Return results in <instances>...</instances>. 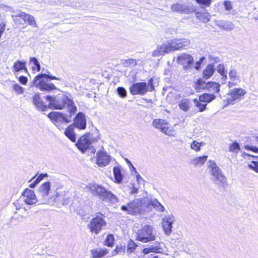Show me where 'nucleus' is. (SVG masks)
Returning <instances> with one entry per match:
<instances>
[{
  "instance_id": "21",
  "label": "nucleus",
  "mask_w": 258,
  "mask_h": 258,
  "mask_svg": "<svg viewBox=\"0 0 258 258\" xmlns=\"http://www.w3.org/2000/svg\"><path fill=\"white\" fill-rule=\"evenodd\" d=\"M208 167L211 169L212 180H213V179L217 178L220 174L223 173L222 170L213 161H209Z\"/></svg>"
},
{
  "instance_id": "31",
  "label": "nucleus",
  "mask_w": 258,
  "mask_h": 258,
  "mask_svg": "<svg viewBox=\"0 0 258 258\" xmlns=\"http://www.w3.org/2000/svg\"><path fill=\"white\" fill-rule=\"evenodd\" d=\"M22 19L25 22H27L29 25L38 27L37 24L35 20V18L32 15L25 13L24 16H23Z\"/></svg>"
},
{
  "instance_id": "54",
  "label": "nucleus",
  "mask_w": 258,
  "mask_h": 258,
  "mask_svg": "<svg viewBox=\"0 0 258 258\" xmlns=\"http://www.w3.org/2000/svg\"><path fill=\"white\" fill-rule=\"evenodd\" d=\"M217 71L218 73H219L220 75L224 74V73L226 72V70L225 69V67L223 64H219L217 68H216Z\"/></svg>"
},
{
  "instance_id": "16",
  "label": "nucleus",
  "mask_w": 258,
  "mask_h": 258,
  "mask_svg": "<svg viewBox=\"0 0 258 258\" xmlns=\"http://www.w3.org/2000/svg\"><path fill=\"white\" fill-rule=\"evenodd\" d=\"M91 142L85 136H82L76 143L78 149L83 153L89 149L91 145Z\"/></svg>"
},
{
  "instance_id": "5",
  "label": "nucleus",
  "mask_w": 258,
  "mask_h": 258,
  "mask_svg": "<svg viewBox=\"0 0 258 258\" xmlns=\"http://www.w3.org/2000/svg\"><path fill=\"white\" fill-rule=\"evenodd\" d=\"M44 79H46L47 81L51 80H59L60 79L50 75H47L45 73H40L36 76L33 81L30 82V86H35L37 88L40 89L41 90H46L50 91L51 90L56 89L55 86L50 83H47L44 81Z\"/></svg>"
},
{
  "instance_id": "57",
  "label": "nucleus",
  "mask_w": 258,
  "mask_h": 258,
  "mask_svg": "<svg viewBox=\"0 0 258 258\" xmlns=\"http://www.w3.org/2000/svg\"><path fill=\"white\" fill-rule=\"evenodd\" d=\"M19 82L22 85H26L28 82V79L26 77L21 76L18 79Z\"/></svg>"
},
{
  "instance_id": "33",
  "label": "nucleus",
  "mask_w": 258,
  "mask_h": 258,
  "mask_svg": "<svg viewBox=\"0 0 258 258\" xmlns=\"http://www.w3.org/2000/svg\"><path fill=\"white\" fill-rule=\"evenodd\" d=\"M189 99L188 98L182 99L179 102L178 106L181 110L184 111H187L189 109Z\"/></svg>"
},
{
  "instance_id": "36",
  "label": "nucleus",
  "mask_w": 258,
  "mask_h": 258,
  "mask_svg": "<svg viewBox=\"0 0 258 258\" xmlns=\"http://www.w3.org/2000/svg\"><path fill=\"white\" fill-rule=\"evenodd\" d=\"M30 63H33V66L32 67L33 71L36 70L37 72H39L41 70V66L38 61L37 58L35 57H31L30 58Z\"/></svg>"
},
{
  "instance_id": "52",
  "label": "nucleus",
  "mask_w": 258,
  "mask_h": 258,
  "mask_svg": "<svg viewBox=\"0 0 258 258\" xmlns=\"http://www.w3.org/2000/svg\"><path fill=\"white\" fill-rule=\"evenodd\" d=\"M208 58L210 61H211L210 64H213L214 66L215 63L218 62L220 61V58L218 56H214L212 55H210L208 56Z\"/></svg>"
},
{
  "instance_id": "11",
  "label": "nucleus",
  "mask_w": 258,
  "mask_h": 258,
  "mask_svg": "<svg viewBox=\"0 0 258 258\" xmlns=\"http://www.w3.org/2000/svg\"><path fill=\"white\" fill-rule=\"evenodd\" d=\"M177 62L183 66L185 70H187L194 63L193 57L186 53L181 54L177 58Z\"/></svg>"
},
{
  "instance_id": "55",
  "label": "nucleus",
  "mask_w": 258,
  "mask_h": 258,
  "mask_svg": "<svg viewBox=\"0 0 258 258\" xmlns=\"http://www.w3.org/2000/svg\"><path fill=\"white\" fill-rule=\"evenodd\" d=\"M205 59V57L202 56L200 58L198 61L196 62L195 68L196 70H199L201 68V64L203 62Z\"/></svg>"
},
{
  "instance_id": "25",
  "label": "nucleus",
  "mask_w": 258,
  "mask_h": 258,
  "mask_svg": "<svg viewBox=\"0 0 258 258\" xmlns=\"http://www.w3.org/2000/svg\"><path fill=\"white\" fill-rule=\"evenodd\" d=\"M215 71V69L213 64H209L203 72V77L205 79H208L211 77Z\"/></svg>"
},
{
  "instance_id": "64",
  "label": "nucleus",
  "mask_w": 258,
  "mask_h": 258,
  "mask_svg": "<svg viewBox=\"0 0 258 258\" xmlns=\"http://www.w3.org/2000/svg\"><path fill=\"white\" fill-rule=\"evenodd\" d=\"M40 176L42 177V179H43L44 177H47L48 174L47 173H41L39 175Z\"/></svg>"
},
{
  "instance_id": "45",
  "label": "nucleus",
  "mask_w": 258,
  "mask_h": 258,
  "mask_svg": "<svg viewBox=\"0 0 258 258\" xmlns=\"http://www.w3.org/2000/svg\"><path fill=\"white\" fill-rule=\"evenodd\" d=\"M229 151L237 153L240 149V145L238 143L236 142H233L232 144L229 145Z\"/></svg>"
},
{
  "instance_id": "29",
  "label": "nucleus",
  "mask_w": 258,
  "mask_h": 258,
  "mask_svg": "<svg viewBox=\"0 0 258 258\" xmlns=\"http://www.w3.org/2000/svg\"><path fill=\"white\" fill-rule=\"evenodd\" d=\"M26 64V61L22 60H17L14 62L13 65V72L14 73H18L22 71L23 69L25 68V65Z\"/></svg>"
},
{
  "instance_id": "22",
  "label": "nucleus",
  "mask_w": 258,
  "mask_h": 258,
  "mask_svg": "<svg viewBox=\"0 0 258 258\" xmlns=\"http://www.w3.org/2000/svg\"><path fill=\"white\" fill-rule=\"evenodd\" d=\"M212 181L220 188H225L228 184L227 178L223 173L215 179H213Z\"/></svg>"
},
{
  "instance_id": "10",
  "label": "nucleus",
  "mask_w": 258,
  "mask_h": 258,
  "mask_svg": "<svg viewBox=\"0 0 258 258\" xmlns=\"http://www.w3.org/2000/svg\"><path fill=\"white\" fill-rule=\"evenodd\" d=\"M22 199L26 204L33 205L39 202L34 191L28 188L25 189L22 194Z\"/></svg>"
},
{
  "instance_id": "1",
  "label": "nucleus",
  "mask_w": 258,
  "mask_h": 258,
  "mask_svg": "<svg viewBox=\"0 0 258 258\" xmlns=\"http://www.w3.org/2000/svg\"><path fill=\"white\" fill-rule=\"evenodd\" d=\"M45 98L49 102V107L53 109H62L67 106L68 112L63 113L60 112L52 111L47 115L54 124L58 122L69 123L71 122V118L75 114L77 108L74 101L67 96H63L60 99H56L51 96H47Z\"/></svg>"
},
{
  "instance_id": "12",
  "label": "nucleus",
  "mask_w": 258,
  "mask_h": 258,
  "mask_svg": "<svg viewBox=\"0 0 258 258\" xmlns=\"http://www.w3.org/2000/svg\"><path fill=\"white\" fill-rule=\"evenodd\" d=\"M246 92L240 88H234L230 91L227 98V104H233V102L244 95Z\"/></svg>"
},
{
  "instance_id": "42",
  "label": "nucleus",
  "mask_w": 258,
  "mask_h": 258,
  "mask_svg": "<svg viewBox=\"0 0 258 258\" xmlns=\"http://www.w3.org/2000/svg\"><path fill=\"white\" fill-rule=\"evenodd\" d=\"M196 2L200 6L201 8L205 9L209 7L212 3V0H195Z\"/></svg>"
},
{
  "instance_id": "53",
  "label": "nucleus",
  "mask_w": 258,
  "mask_h": 258,
  "mask_svg": "<svg viewBox=\"0 0 258 258\" xmlns=\"http://www.w3.org/2000/svg\"><path fill=\"white\" fill-rule=\"evenodd\" d=\"M41 180H42V177L38 175L36 179L29 185V187L31 188H34Z\"/></svg>"
},
{
  "instance_id": "28",
  "label": "nucleus",
  "mask_w": 258,
  "mask_h": 258,
  "mask_svg": "<svg viewBox=\"0 0 258 258\" xmlns=\"http://www.w3.org/2000/svg\"><path fill=\"white\" fill-rule=\"evenodd\" d=\"M156 245L150 246L143 249V252L145 254H148L150 252L159 253L160 252V250L161 249L160 246H159V243L156 242Z\"/></svg>"
},
{
  "instance_id": "15",
  "label": "nucleus",
  "mask_w": 258,
  "mask_h": 258,
  "mask_svg": "<svg viewBox=\"0 0 258 258\" xmlns=\"http://www.w3.org/2000/svg\"><path fill=\"white\" fill-rule=\"evenodd\" d=\"M174 221V218L172 215L165 216L163 218L162 227L167 235H169L172 231V224Z\"/></svg>"
},
{
  "instance_id": "24",
  "label": "nucleus",
  "mask_w": 258,
  "mask_h": 258,
  "mask_svg": "<svg viewBox=\"0 0 258 258\" xmlns=\"http://www.w3.org/2000/svg\"><path fill=\"white\" fill-rule=\"evenodd\" d=\"M220 85L219 83L215 82H208L207 88V91L212 94L217 93L220 91Z\"/></svg>"
},
{
  "instance_id": "2",
  "label": "nucleus",
  "mask_w": 258,
  "mask_h": 258,
  "mask_svg": "<svg viewBox=\"0 0 258 258\" xmlns=\"http://www.w3.org/2000/svg\"><path fill=\"white\" fill-rule=\"evenodd\" d=\"M163 212L165 208L156 199H144L142 200L136 199L128 203L127 205L122 206L121 209L128 214H140L151 211L153 209Z\"/></svg>"
},
{
  "instance_id": "32",
  "label": "nucleus",
  "mask_w": 258,
  "mask_h": 258,
  "mask_svg": "<svg viewBox=\"0 0 258 258\" xmlns=\"http://www.w3.org/2000/svg\"><path fill=\"white\" fill-rule=\"evenodd\" d=\"M215 95L213 94L204 93L199 97V100L201 102H210L215 99Z\"/></svg>"
},
{
  "instance_id": "43",
  "label": "nucleus",
  "mask_w": 258,
  "mask_h": 258,
  "mask_svg": "<svg viewBox=\"0 0 258 258\" xmlns=\"http://www.w3.org/2000/svg\"><path fill=\"white\" fill-rule=\"evenodd\" d=\"M194 103L195 106L199 108V112H203L206 108L207 104L202 103L201 102L198 101L197 99H194Z\"/></svg>"
},
{
  "instance_id": "49",
  "label": "nucleus",
  "mask_w": 258,
  "mask_h": 258,
  "mask_svg": "<svg viewBox=\"0 0 258 258\" xmlns=\"http://www.w3.org/2000/svg\"><path fill=\"white\" fill-rule=\"evenodd\" d=\"M12 88L18 94H22L24 92V89L18 84H14Z\"/></svg>"
},
{
  "instance_id": "51",
  "label": "nucleus",
  "mask_w": 258,
  "mask_h": 258,
  "mask_svg": "<svg viewBox=\"0 0 258 258\" xmlns=\"http://www.w3.org/2000/svg\"><path fill=\"white\" fill-rule=\"evenodd\" d=\"M190 148L197 151H200L201 149V144L196 141H194L190 145Z\"/></svg>"
},
{
  "instance_id": "39",
  "label": "nucleus",
  "mask_w": 258,
  "mask_h": 258,
  "mask_svg": "<svg viewBox=\"0 0 258 258\" xmlns=\"http://www.w3.org/2000/svg\"><path fill=\"white\" fill-rule=\"evenodd\" d=\"M208 156L204 155L195 158L192 161V163L196 166L203 165L207 160Z\"/></svg>"
},
{
  "instance_id": "48",
  "label": "nucleus",
  "mask_w": 258,
  "mask_h": 258,
  "mask_svg": "<svg viewBox=\"0 0 258 258\" xmlns=\"http://www.w3.org/2000/svg\"><path fill=\"white\" fill-rule=\"evenodd\" d=\"M138 245L132 240H130L127 244V252L131 253L136 249Z\"/></svg>"
},
{
  "instance_id": "46",
  "label": "nucleus",
  "mask_w": 258,
  "mask_h": 258,
  "mask_svg": "<svg viewBox=\"0 0 258 258\" xmlns=\"http://www.w3.org/2000/svg\"><path fill=\"white\" fill-rule=\"evenodd\" d=\"M122 64L124 67H128L130 66H136L137 64V62L136 59L130 58L125 60L122 62Z\"/></svg>"
},
{
  "instance_id": "59",
  "label": "nucleus",
  "mask_w": 258,
  "mask_h": 258,
  "mask_svg": "<svg viewBox=\"0 0 258 258\" xmlns=\"http://www.w3.org/2000/svg\"><path fill=\"white\" fill-rule=\"evenodd\" d=\"M136 178H137V180L138 181V182H140L141 181H144V179L138 173L137 174Z\"/></svg>"
},
{
  "instance_id": "7",
  "label": "nucleus",
  "mask_w": 258,
  "mask_h": 258,
  "mask_svg": "<svg viewBox=\"0 0 258 258\" xmlns=\"http://www.w3.org/2000/svg\"><path fill=\"white\" fill-rule=\"evenodd\" d=\"M104 218V216L101 213H96L95 217L92 219L88 224V227L91 232L97 234L101 230L103 226L106 225Z\"/></svg>"
},
{
  "instance_id": "56",
  "label": "nucleus",
  "mask_w": 258,
  "mask_h": 258,
  "mask_svg": "<svg viewBox=\"0 0 258 258\" xmlns=\"http://www.w3.org/2000/svg\"><path fill=\"white\" fill-rule=\"evenodd\" d=\"M224 6L225 9L227 11H230L232 9V5L230 1H225L224 2Z\"/></svg>"
},
{
  "instance_id": "4",
  "label": "nucleus",
  "mask_w": 258,
  "mask_h": 258,
  "mask_svg": "<svg viewBox=\"0 0 258 258\" xmlns=\"http://www.w3.org/2000/svg\"><path fill=\"white\" fill-rule=\"evenodd\" d=\"M190 44V40L188 39H174L168 42V43L163 44L157 46L156 50L152 52V56H159L168 53L171 51H174L188 46Z\"/></svg>"
},
{
  "instance_id": "58",
  "label": "nucleus",
  "mask_w": 258,
  "mask_h": 258,
  "mask_svg": "<svg viewBox=\"0 0 258 258\" xmlns=\"http://www.w3.org/2000/svg\"><path fill=\"white\" fill-rule=\"evenodd\" d=\"M6 27V24L4 22H2L0 24V38L2 37V34H3Z\"/></svg>"
},
{
  "instance_id": "8",
  "label": "nucleus",
  "mask_w": 258,
  "mask_h": 258,
  "mask_svg": "<svg viewBox=\"0 0 258 258\" xmlns=\"http://www.w3.org/2000/svg\"><path fill=\"white\" fill-rule=\"evenodd\" d=\"M171 9L173 12L188 14L195 11V8L192 4H187L184 2H179L173 4Z\"/></svg>"
},
{
  "instance_id": "9",
  "label": "nucleus",
  "mask_w": 258,
  "mask_h": 258,
  "mask_svg": "<svg viewBox=\"0 0 258 258\" xmlns=\"http://www.w3.org/2000/svg\"><path fill=\"white\" fill-rule=\"evenodd\" d=\"M130 92L132 95H144L148 92L146 82H140L133 84L130 87Z\"/></svg>"
},
{
  "instance_id": "41",
  "label": "nucleus",
  "mask_w": 258,
  "mask_h": 258,
  "mask_svg": "<svg viewBox=\"0 0 258 258\" xmlns=\"http://www.w3.org/2000/svg\"><path fill=\"white\" fill-rule=\"evenodd\" d=\"M229 77L230 80L233 81L239 79L236 70L234 68H232V67L230 68Z\"/></svg>"
},
{
  "instance_id": "13",
  "label": "nucleus",
  "mask_w": 258,
  "mask_h": 258,
  "mask_svg": "<svg viewBox=\"0 0 258 258\" xmlns=\"http://www.w3.org/2000/svg\"><path fill=\"white\" fill-rule=\"evenodd\" d=\"M51 183L49 181H46L40 185L38 188V194L44 200V201L39 203V204H44L46 203L47 197L50 190Z\"/></svg>"
},
{
  "instance_id": "35",
  "label": "nucleus",
  "mask_w": 258,
  "mask_h": 258,
  "mask_svg": "<svg viewBox=\"0 0 258 258\" xmlns=\"http://www.w3.org/2000/svg\"><path fill=\"white\" fill-rule=\"evenodd\" d=\"M8 11H10L12 13L11 15L12 18H14V17H20L23 19V16H24L25 14V13L23 12L19 9L14 10L13 8L10 7H8Z\"/></svg>"
},
{
  "instance_id": "50",
  "label": "nucleus",
  "mask_w": 258,
  "mask_h": 258,
  "mask_svg": "<svg viewBox=\"0 0 258 258\" xmlns=\"http://www.w3.org/2000/svg\"><path fill=\"white\" fill-rule=\"evenodd\" d=\"M153 81H154L153 78H151L149 80L148 82V83L146 82V85L147 86L148 92V91L152 92L154 90L155 88H154V85L153 84Z\"/></svg>"
},
{
  "instance_id": "14",
  "label": "nucleus",
  "mask_w": 258,
  "mask_h": 258,
  "mask_svg": "<svg viewBox=\"0 0 258 258\" xmlns=\"http://www.w3.org/2000/svg\"><path fill=\"white\" fill-rule=\"evenodd\" d=\"M73 126L80 129L85 130L86 128V119L85 114L82 112H78L74 119Z\"/></svg>"
},
{
  "instance_id": "19",
  "label": "nucleus",
  "mask_w": 258,
  "mask_h": 258,
  "mask_svg": "<svg viewBox=\"0 0 258 258\" xmlns=\"http://www.w3.org/2000/svg\"><path fill=\"white\" fill-rule=\"evenodd\" d=\"M97 155L96 163L99 166H105L109 162L110 156L103 152L99 151L97 152Z\"/></svg>"
},
{
  "instance_id": "18",
  "label": "nucleus",
  "mask_w": 258,
  "mask_h": 258,
  "mask_svg": "<svg viewBox=\"0 0 258 258\" xmlns=\"http://www.w3.org/2000/svg\"><path fill=\"white\" fill-rule=\"evenodd\" d=\"M82 3V2H78L75 0H60L55 2L57 5H59L61 7H71L76 9L81 8Z\"/></svg>"
},
{
  "instance_id": "63",
  "label": "nucleus",
  "mask_w": 258,
  "mask_h": 258,
  "mask_svg": "<svg viewBox=\"0 0 258 258\" xmlns=\"http://www.w3.org/2000/svg\"><path fill=\"white\" fill-rule=\"evenodd\" d=\"M221 76H222V79L224 80V81H225L227 79V75H226V72L224 73V74H222V75H220Z\"/></svg>"
},
{
  "instance_id": "26",
  "label": "nucleus",
  "mask_w": 258,
  "mask_h": 258,
  "mask_svg": "<svg viewBox=\"0 0 258 258\" xmlns=\"http://www.w3.org/2000/svg\"><path fill=\"white\" fill-rule=\"evenodd\" d=\"M108 252L107 249H95L91 251L93 258H101L106 255Z\"/></svg>"
},
{
  "instance_id": "44",
  "label": "nucleus",
  "mask_w": 258,
  "mask_h": 258,
  "mask_svg": "<svg viewBox=\"0 0 258 258\" xmlns=\"http://www.w3.org/2000/svg\"><path fill=\"white\" fill-rule=\"evenodd\" d=\"M114 238L113 235L112 234H109L108 235H107L104 241V243L105 245L109 247H111L113 246L114 244Z\"/></svg>"
},
{
  "instance_id": "37",
  "label": "nucleus",
  "mask_w": 258,
  "mask_h": 258,
  "mask_svg": "<svg viewBox=\"0 0 258 258\" xmlns=\"http://www.w3.org/2000/svg\"><path fill=\"white\" fill-rule=\"evenodd\" d=\"M196 16L198 18L204 23L209 22L211 17L210 14L208 13H202L200 12H197Z\"/></svg>"
},
{
  "instance_id": "40",
  "label": "nucleus",
  "mask_w": 258,
  "mask_h": 258,
  "mask_svg": "<svg viewBox=\"0 0 258 258\" xmlns=\"http://www.w3.org/2000/svg\"><path fill=\"white\" fill-rule=\"evenodd\" d=\"M252 157H255V160H252L250 164H248L249 168L255 171L258 173V157L251 156Z\"/></svg>"
},
{
  "instance_id": "3",
  "label": "nucleus",
  "mask_w": 258,
  "mask_h": 258,
  "mask_svg": "<svg viewBox=\"0 0 258 258\" xmlns=\"http://www.w3.org/2000/svg\"><path fill=\"white\" fill-rule=\"evenodd\" d=\"M88 192L95 197H98L103 202L109 205L118 202L117 197L104 187L96 183H90L86 186Z\"/></svg>"
},
{
  "instance_id": "20",
  "label": "nucleus",
  "mask_w": 258,
  "mask_h": 258,
  "mask_svg": "<svg viewBox=\"0 0 258 258\" xmlns=\"http://www.w3.org/2000/svg\"><path fill=\"white\" fill-rule=\"evenodd\" d=\"M32 102L37 109L42 111H46L47 109L46 105L41 101L39 93L35 94L32 97Z\"/></svg>"
},
{
  "instance_id": "27",
  "label": "nucleus",
  "mask_w": 258,
  "mask_h": 258,
  "mask_svg": "<svg viewBox=\"0 0 258 258\" xmlns=\"http://www.w3.org/2000/svg\"><path fill=\"white\" fill-rule=\"evenodd\" d=\"M208 82H206L202 78L199 79L195 85V90L200 92L201 90H207Z\"/></svg>"
},
{
  "instance_id": "62",
  "label": "nucleus",
  "mask_w": 258,
  "mask_h": 258,
  "mask_svg": "<svg viewBox=\"0 0 258 258\" xmlns=\"http://www.w3.org/2000/svg\"><path fill=\"white\" fill-rule=\"evenodd\" d=\"M138 189L137 188L134 187L132 188L131 193L132 194H136L138 192Z\"/></svg>"
},
{
  "instance_id": "34",
  "label": "nucleus",
  "mask_w": 258,
  "mask_h": 258,
  "mask_svg": "<svg viewBox=\"0 0 258 258\" xmlns=\"http://www.w3.org/2000/svg\"><path fill=\"white\" fill-rule=\"evenodd\" d=\"M251 140L252 142V144H254V143L258 144V137H253L252 139ZM244 147L247 150H249L254 153H258V147L255 146L246 145H245Z\"/></svg>"
},
{
  "instance_id": "61",
  "label": "nucleus",
  "mask_w": 258,
  "mask_h": 258,
  "mask_svg": "<svg viewBox=\"0 0 258 258\" xmlns=\"http://www.w3.org/2000/svg\"><path fill=\"white\" fill-rule=\"evenodd\" d=\"M122 249V246L121 245L120 246H117L116 248H115V250L116 251V252L117 253H118V252L121 251Z\"/></svg>"
},
{
  "instance_id": "23",
  "label": "nucleus",
  "mask_w": 258,
  "mask_h": 258,
  "mask_svg": "<svg viewBox=\"0 0 258 258\" xmlns=\"http://www.w3.org/2000/svg\"><path fill=\"white\" fill-rule=\"evenodd\" d=\"M73 124L69 125L64 131V135L72 142H75L76 141V135L74 130Z\"/></svg>"
},
{
  "instance_id": "47",
  "label": "nucleus",
  "mask_w": 258,
  "mask_h": 258,
  "mask_svg": "<svg viewBox=\"0 0 258 258\" xmlns=\"http://www.w3.org/2000/svg\"><path fill=\"white\" fill-rule=\"evenodd\" d=\"M116 92L117 94L121 98H125L127 95V91L126 89L122 87H118L116 89Z\"/></svg>"
},
{
  "instance_id": "17",
  "label": "nucleus",
  "mask_w": 258,
  "mask_h": 258,
  "mask_svg": "<svg viewBox=\"0 0 258 258\" xmlns=\"http://www.w3.org/2000/svg\"><path fill=\"white\" fill-rule=\"evenodd\" d=\"M152 125L154 127L160 130L161 132L167 135V131L169 127L168 126V123L164 119H155L153 120Z\"/></svg>"
},
{
  "instance_id": "30",
  "label": "nucleus",
  "mask_w": 258,
  "mask_h": 258,
  "mask_svg": "<svg viewBox=\"0 0 258 258\" xmlns=\"http://www.w3.org/2000/svg\"><path fill=\"white\" fill-rule=\"evenodd\" d=\"M114 177L116 182L120 183L123 179V175L121 173L120 167H114L113 169Z\"/></svg>"
},
{
  "instance_id": "6",
  "label": "nucleus",
  "mask_w": 258,
  "mask_h": 258,
  "mask_svg": "<svg viewBox=\"0 0 258 258\" xmlns=\"http://www.w3.org/2000/svg\"><path fill=\"white\" fill-rule=\"evenodd\" d=\"M136 239L145 243L155 240L153 227L147 225L139 229L136 232Z\"/></svg>"
},
{
  "instance_id": "60",
  "label": "nucleus",
  "mask_w": 258,
  "mask_h": 258,
  "mask_svg": "<svg viewBox=\"0 0 258 258\" xmlns=\"http://www.w3.org/2000/svg\"><path fill=\"white\" fill-rule=\"evenodd\" d=\"M60 195L58 192H56L54 196H51L50 198L51 199H53L54 201L56 200V198L59 197Z\"/></svg>"
},
{
  "instance_id": "38",
  "label": "nucleus",
  "mask_w": 258,
  "mask_h": 258,
  "mask_svg": "<svg viewBox=\"0 0 258 258\" xmlns=\"http://www.w3.org/2000/svg\"><path fill=\"white\" fill-rule=\"evenodd\" d=\"M218 26L226 31L232 30L234 29V25L231 23H227L225 21L220 22Z\"/></svg>"
}]
</instances>
